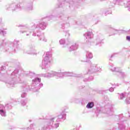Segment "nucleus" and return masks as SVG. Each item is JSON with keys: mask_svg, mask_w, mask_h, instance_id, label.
Segmentation results:
<instances>
[{"mask_svg": "<svg viewBox=\"0 0 130 130\" xmlns=\"http://www.w3.org/2000/svg\"><path fill=\"white\" fill-rule=\"evenodd\" d=\"M50 62H51V53L47 52L42 63V69L48 68L50 64Z\"/></svg>", "mask_w": 130, "mask_h": 130, "instance_id": "obj_1", "label": "nucleus"}, {"mask_svg": "<svg viewBox=\"0 0 130 130\" xmlns=\"http://www.w3.org/2000/svg\"><path fill=\"white\" fill-rule=\"evenodd\" d=\"M51 74H52L47 73L46 74V75L45 76V77H47V78H50V77H53V76H57L58 77L62 78V77H63V76H68V77H71V76H72L70 74V73H69L68 72H64V73H58L55 72H52L51 73Z\"/></svg>", "mask_w": 130, "mask_h": 130, "instance_id": "obj_2", "label": "nucleus"}, {"mask_svg": "<svg viewBox=\"0 0 130 130\" xmlns=\"http://www.w3.org/2000/svg\"><path fill=\"white\" fill-rule=\"evenodd\" d=\"M79 48V44L78 43H73L72 44L69 48L70 51H73V50H77Z\"/></svg>", "mask_w": 130, "mask_h": 130, "instance_id": "obj_3", "label": "nucleus"}, {"mask_svg": "<svg viewBox=\"0 0 130 130\" xmlns=\"http://www.w3.org/2000/svg\"><path fill=\"white\" fill-rule=\"evenodd\" d=\"M86 37L87 39H91L93 37V32L92 31L87 32L86 34Z\"/></svg>", "mask_w": 130, "mask_h": 130, "instance_id": "obj_4", "label": "nucleus"}, {"mask_svg": "<svg viewBox=\"0 0 130 130\" xmlns=\"http://www.w3.org/2000/svg\"><path fill=\"white\" fill-rule=\"evenodd\" d=\"M119 95L120 98H126V97H128V93H127L126 92L122 93Z\"/></svg>", "mask_w": 130, "mask_h": 130, "instance_id": "obj_5", "label": "nucleus"}, {"mask_svg": "<svg viewBox=\"0 0 130 130\" xmlns=\"http://www.w3.org/2000/svg\"><path fill=\"white\" fill-rule=\"evenodd\" d=\"M86 56L87 58H92L93 57V55L92 54V53L87 52Z\"/></svg>", "mask_w": 130, "mask_h": 130, "instance_id": "obj_6", "label": "nucleus"}, {"mask_svg": "<svg viewBox=\"0 0 130 130\" xmlns=\"http://www.w3.org/2000/svg\"><path fill=\"white\" fill-rule=\"evenodd\" d=\"M93 107H94L93 102L89 103L87 105V108H93Z\"/></svg>", "mask_w": 130, "mask_h": 130, "instance_id": "obj_7", "label": "nucleus"}, {"mask_svg": "<svg viewBox=\"0 0 130 130\" xmlns=\"http://www.w3.org/2000/svg\"><path fill=\"white\" fill-rule=\"evenodd\" d=\"M40 79L39 78H36L35 80H32V82H35V84H36V83H37L38 84H39V83H40Z\"/></svg>", "mask_w": 130, "mask_h": 130, "instance_id": "obj_8", "label": "nucleus"}, {"mask_svg": "<svg viewBox=\"0 0 130 130\" xmlns=\"http://www.w3.org/2000/svg\"><path fill=\"white\" fill-rule=\"evenodd\" d=\"M59 43L60 44H64V43H66V41L64 39H62L59 41Z\"/></svg>", "mask_w": 130, "mask_h": 130, "instance_id": "obj_9", "label": "nucleus"}, {"mask_svg": "<svg viewBox=\"0 0 130 130\" xmlns=\"http://www.w3.org/2000/svg\"><path fill=\"white\" fill-rule=\"evenodd\" d=\"M40 27H41V28H42V29H45V23H43V26H42V24H40Z\"/></svg>", "mask_w": 130, "mask_h": 130, "instance_id": "obj_10", "label": "nucleus"}, {"mask_svg": "<svg viewBox=\"0 0 130 130\" xmlns=\"http://www.w3.org/2000/svg\"><path fill=\"white\" fill-rule=\"evenodd\" d=\"M110 92H113L114 91V89L113 88L111 87L109 89Z\"/></svg>", "mask_w": 130, "mask_h": 130, "instance_id": "obj_11", "label": "nucleus"}, {"mask_svg": "<svg viewBox=\"0 0 130 130\" xmlns=\"http://www.w3.org/2000/svg\"><path fill=\"white\" fill-rule=\"evenodd\" d=\"M126 40H127V41H130V37L129 36H127L126 38Z\"/></svg>", "mask_w": 130, "mask_h": 130, "instance_id": "obj_12", "label": "nucleus"}, {"mask_svg": "<svg viewBox=\"0 0 130 130\" xmlns=\"http://www.w3.org/2000/svg\"><path fill=\"white\" fill-rule=\"evenodd\" d=\"M111 70L112 71H113V72H114L115 70H116V68H115V67H112Z\"/></svg>", "mask_w": 130, "mask_h": 130, "instance_id": "obj_13", "label": "nucleus"}, {"mask_svg": "<svg viewBox=\"0 0 130 130\" xmlns=\"http://www.w3.org/2000/svg\"><path fill=\"white\" fill-rule=\"evenodd\" d=\"M42 40H43V41H44L45 42H46V41H47V40L45 38H44L43 39H42Z\"/></svg>", "mask_w": 130, "mask_h": 130, "instance_id": "obj_14", "label": "nucleus"}, {"mask_svg": "<svg viewBox=\"0 0 130 130\" xmlns=\"http://www.w3.org/2000/svg\"><path fill=\"white\" fill-rule=\"evenodd\" d=\"M0 33H3V35H5V34H6V32L4 31H0Z\"/></svg>", "mask_w": 130, "mask_h": 130, "instance_id": "obj_15", "label": "nucleus"}, {"mask_svg": "<svg viewBox=\"0 0 130 130\" xmlns=\"http://www.w3.org/2000/svg\"><path fill=\"white\" fill-rule=\"evenodd\" d=\"M25 93H24L23 94H22V95H21V97H22V98H24V97H25Z\"/></svg>", "mask_w": 130, "mask_h": 130, "instance_id": "obj_16", "label": "nucleus"}, {"mask_svg": "<svg viewBox=\"0 0 130 130\" xmlns=\"http://www.w3.org/2000/svg\"><path fill=\"white\" fill-rule=\"evenodd\" d=\"M0 111H1V112L4 113V110H1Z\"/></svg>", "mask_w": 130, "mask_h": 130, "instance_id": "obj_17", "label": "nucleus"}]
</instances>
